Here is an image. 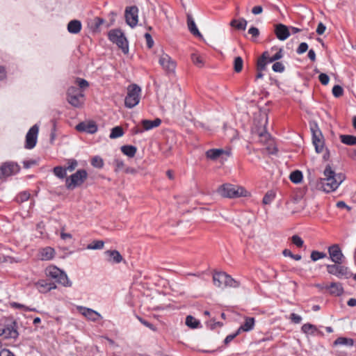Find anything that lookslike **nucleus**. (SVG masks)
Masks as SVG:
<instances>
[{"label": "nucleus", "instance_id": "obj_1", "mask_svg": "<svg viewBox=\"0 0 356 356\" xmlns=\"http://www.w3.org/2000/svg\"><path fill=\"white\" fill-rule=\"evenodd\" d=\"M78 166V161L74 159L67 160L66 165L56 166L53 171L54 175L60 179L66 178L65 186L68 190H73L81 186L88 179V172L84 169L78 170L76 172L67 177V172H73Z\"/></svg>", "mask_w": 356, "mask_h": 356}, {"label": "nucleus", "instance_id": "obj_2", "mask_svg": "<svg viewBox=\"0 0 356 356\" xmlns=\"http://www.w3.org/2000/svg\"><path fill=\"white\" fill-rule=\"evenodd\" d=\"M323 174L325 177L320 179L317 186L326 193L335 191L343 181L341 175H336L330 165L326 166Z\"/></svg>", "mask_w": 356, "mask_h": 356}, {"label": "nucleus", "instance_id": "obj_3", "mask_svg": "<svg viewBox=\"0 0 356 356\" xmlns=\"http://www.w3.org/2000/svg\"><path fill=\"white\" fill-rule=\"evenodd\" d=\"M217 193L223 197L236 198L247 196V191L241 186L231 184H224L220 186Z\"/></svg>", "mask_w": 356, "mask_h": 356}, {"label": "nucleus", "instance_id": "obj_4", "mask_svg": "<svg viewBox=\"0 0 356 356\" xmlns=\"http://www.w3.org/2000/svg\"><path fill=\"white\" fill-rule=\"evenodd\" d=\"M213 282L216 286L223 288L229 286L237 288L239 282L224 272H216L213 275Z\"/></svg>", "mask_w": 356, "mask_h": 356}, {"label": "nucleus", "instance_id": "obj_5", "mask_svg": "<svg viewBox=\"0 0 356 356\" xmlns=\"http://www.w3.org/2000/svg\"><path fill=\"white\" fill-rule=\"evenodd\" d=\"M140 88L136 84H131L127 88V95L124 99L127 108H131L138 104L140 99Z\"/></svg>", "mask_w": 356, "mask_h": 356}, {"label": "nucleus", "instance_id": "obj_6", "mask_svg": "<svg viewBox=\"0 0 356 356\" xmlns=\"http://www.w3.org/2000/svg\"><path fill=\"white\" fill-rule=\"evenodd\" d=\"M46 275L51 277L55 282L64 286H70L72 285L67 275L56 266H49L46 268Z\"/></svg>", "mask_w": 356, "mask_h": 356}, {"label": "nucleus", "instance_id": "obj_7", "mask_svg": "<svg viewBox=\"0 0 356 356\" xmlns=\"http://www.w3.org/2000/svg\"><path fill=\"white\" fill-rule=\"evenodd\" d=\"M67 100L72 106L81 107L84 102V94L75 86H70L67 91Z\"/></svg>", "mask_w": 356, "mask_h": 356}, {"label": "nucleus", "instance_id": "obj_8", "mask_svg": "<svg viewBox=\"0 0 356 356\" xmlns=\"http://www.w3.org/2000/svg\"><path fill=\"white\" fill-rule=\"evenodd\" d=\"M108 38L111 42L115 43L124 54L128 52L129 47L127 40L120 30H111L108 33Z\"/></svg>", "mask_w": 356, "mask_h": 356}, {"label": "nucleus", "instance_id": "obj_9", "mask_svg": "<svg viewBox=\"0 0 356 356\" xmlns=\"http://www.w3.org/2000/svg\"><path fill=\"white\" fill-rule=\"evenodd\" d=\"M326 268L329 274L335 275L339 279L348 278L350 276L348 268L339 264H328Z\"/></svg>", "mask_w": 356, "mask_h": 356}, {"label": "nucleus", "instance_id": "obj_10", "mask_svg": "<svg viewBox=\"0 0 356 356\" xmlns=\"http://www.w3.org/2000/svg\"><path fill=\"white\" fill-rule=\"evenodd\" d=\"M311 131L312 132V141L316 151L318 153H321L324 148V140L321 131L319 130L317 124L312 126Z\"/></svg>", "mask_w": 356, "mask_h": 356}, {"label": "nucleus", "instance_id": "obj_11", "mask_svg": "<svg viewBox=\"0 0 356 356\" xmlns=\"http://www.w3.org/2000/svg\"><path fill=\"white\" fill-rule=\"evenodd\" d=\"M39 128L35 124L27 132L26 135V140L24 147L28 149H33L37 143L38 134Z\"/></svg>", "mask_w": 356, "mask_h": 356}, {"label": "nucleus", "instance_id": "obj_12", "mask_svg": "<svg viewBox=\"0 0 356 356\" xmlns=\"http://www.w3.org/2000/svg\"><path fill=\"white\" fill-rule=\"evenodd\" d=\"M159 64L167 73H174L176 69V62L167 54H162L159 60Z\"/></svg>", "mask_w": 356, "mask_h": 356}, {"label": "nucleus", "instance_id": "obj_13", "mask_svg": "<svg viewBox=\"0 0 356 356\" xmlns=\"http://www.w3.org/2000/svg\"><path fill=\"white\" fill-rule=\"evenodd\" d=\"M138 9L136 6H130L127 7L125 10V19L126 22L128 25H129L131 28L135 27L138 21Z\"/></svg>", "mask_w": 356, "mask_h": 356}, {"label": "nucleus", "instance_id": "obj_14", "mask_svg": "<svg viewBox=\"0 0 356 356\" xmlns=\"http://www.w3.org/2000/svg\"><path fill=\"white\" fill-rule=\"evenodd\" d=\"M328 253L330 259L335 264H341L344 256L338 244L332 245L328 248Z\"/></svg>", "mask_w": 356, "mask_h": 356}, {"label": "nucleus", "instance_id": "obj_15", "mask_svg": "<svg viewBox=\"0 0 356 356\" xmlns=\"http://www.w3.org/2000/svg\"><path fill=\"white\" fill-rule=\"evenodd\" d=\"M75 129L79 132H86L88 134H95L97 131V125L94 121H84L76 125Z\"/></svg>", "mask_w": 356, "mask_h": 356}, {"label": "nucleus", "instance_id": "obj_16", "mask_svg": "<svg viewBox=\"0 0 356 356\" xmlns=\"http://www.w3.org/2000/svg\"><path fill=\"white\" fill-rule=\"evenodd\" d=\"M17 164L9 162L3 163L0 168V176L9 177L19 170Z\"/></svg>", "mask_w": 356, "mask_h": 356}, {"label": "nucleus", "instance_id": "obj_17", "mask_svg": "<svg viewBox=\"0 0 356 356\" xmlns=\"http://www.w3.org/2000/svg\"><path fill=\"white\" fill-rule=\"evenodd\" d=\"M275 34L280 40H286L289 35L290 32L289 28L282 24H278L275 27Z\"/></svg>", "mask_w": 356, "mask_h": 356}, {"label": "nucleus", "instance_id": "obj_18", "mask_svg": "<svg viewBox=\"0 0 356 356\" xmlns=\"http://www.w3.org/2000/svg\"><path fill=\"white\" fill-rule=\"evenodd\" d=\"M77 309L83 316L92 321H97L101 317L98 312L89 308L78 307Z\"/></svg>", "mask_w": 356, "mask_h": 356}, {"label": "nucleus", "instance_id": "obj_19", "mask_svg": "<svg viewBox=\"0 0 356 356\" xmlns=\"http://www.w3.org/2000/svg\"><path fill=\"white\" fill-rule=\"evenodd\" d=\"M222 154L230 155V151L222 149H210L205 152L206 157L210 160L216 161Z\"/></svg>", "mask_w": 356, "mask_h": 356}, {"label": "nucleus", "instance_id": "obj_20", "mask_svg": "<svg viewBox=\"0 0 356 356\" xmlns=\"http://www.w3.org/2000/svg\"><path fill=\"white\" fill-rule=\"evenodd\" d=\"M324 289L329 291L331 295L340 296L343 293V288L339 282H332L330 285H326Z\"/></svg>", "mask_w": 356, "mask_h": 356}, {"label": "nucleus", "instance_id": "obj_21", "mask_svg": "<svg viewBox=\"0 0 356 356\" xmlns=\"http://www.w3.org/2000/svg\"><path fill=\"white\" fill-rule=\"evenodd\" d=\"M104 254L108 256L107 261L112 264H120L123 257L118 250H106Z\"/></svg>", "mask_w": 356, "mask_h": 356}, {"label": "nucleus", "instance_id": "obj_22", "mask_svg": "<svg viewBox=\"0 0 356 356\" xmlns=\"http://www.w3.org/2000/svg\"><path fill=\"white\" fill-rule=\"evenodd\" d=\"M255 319L253 317H245L244 323L240 326L237 330V334L241 332H249L253 330L254 327Z\"/></svg>", "mask_w": 356, "mask_h": 356}, {"label": "nucleus", "instance_id": "obj_23", "mask_svg": "<svg viewBox=\"0 0 356 356\" xmlns=\"http://www.w3.org/2000/svg\"><path fill=\"white\" fill-rule=\"evenodd\" d=\"M186 17H187V26H188L189 31L193 35H195L196 37H202V34L199 31L193 16L190 13H188Z\"/></svg>", "mask_w": 356, "mask_h": 356}, {"label": "nucleus", "instance_id": "obj_24", "mask_svg": "<svg viewBox=\"0 0 356 356\" xmlns=\"http://www.w3.org/2000/svg\"><path fill=\"white\" fill-rule=\"evenodd\" d=\"M161 124V120L160 118H156L154 120H143L141 121V126L143 127L144 131L158 127Z\"/></svg>", "mask_w": 356, "mask_h": 356}, {"label": "nucleus", "instance_id": "obj_25", "mask_svg": "<svg viewBox=\"0 0 356 356\" xmlns=\"http://www.w3.org/2000/svg\"><path fill=\"white\" fill-rule=\"evenodd\" d=\"M82 28L81 22L78 19L71 20L67 24V31L69 33L72 34H77L79 33Z\"/></svg>", "mask_w": 356, "mask_h": 356}, {"label": "nucleus", "instance_id": "obj_26", "mask_svg": "<svg viewBox=\"0 0 356 356\" xmlns=\"http://www.w3.org/2000/svg\"><path fill=\"white\" fill-rule=\"evenodd\" d=\"M268 52L264 51L258 58L257 63V70H265L268 64Z\"/></svg>", "mask_w": 356, "mask_h": 356}, {"label": "nucleus", "instance_id": "obj_27", "mask_svg": "<svg viewBox=\"0 0 356 356\" xmlns=\"http://www.w3.org/2000/svg\"><path fill=\"white\" fill-rule=\"evenodd\" d=\"M248 22L244 19H232L230 22V26L234 27L238 30H245Z\"/></svg>", "mask_w": 356, "mask_h": 356}, {"label": "nucleus", "instance_id": "obj_28", "mask_svg": "<svg viewBox=\"0 0 356 356\" xmlns=\"http://www.w3.org/2000/svg\"><path fill=\"white\" fill-rule=\"evenodd\" d=\"M4 331L5 334H3V337L6 339H15L18 336V332L17 330L13 325L4 327Z\"/></svg>", "mask_w": 356, "mask_h": 356}, {"label": "nucleus", "instance_id": "obj_29", "mask_svg": "<svg viewBox=\"0 0 356 356\" xmlns=\"http://www.w3.org/2000/svg\"><path fill=\"white\" fill-rule=\"evenodd\" d=\"M122 152L129 157H134L137 152V148L133 145H124L121 147Z\"/></svg>", "mask_w": 356, "mask_h": 356}, {"label": "nucleus", "instance_id": "obj_30", "mask_svg": "<svg viewBox=\"0 0 356 356\" xmlns=\"http://www.w3.org/2000/svg\"><path fill=\"white\" fill-rule=\"evenodd\" d=\"M301 329L304 333L307 334L314 335L317 332H318L317 327L315 325L310 324V323L304 324L302 326Z\"/></svg>", "mask_w": 356, "mask_h": 356}, {"label": "nucleus", "instance_id": "obj_31", "mask_svg": "<svg viewBox=\"0 0 356 356\" xmlns=\"http://www.w3.org/2000/svg\"><path fill=\"white\" fill-rule=\"evenodd\" d=\"M340 139L342 143L348 145H356V136L351 135H341Z\"/></svg>", "mask_w": 356, "mask_h": 356}, {"label": "nucleus", "instance_id": "obj_32", "mask_svg": "<svg viewBox=\"0 0 356 356\" xmlns=\"http://www.w3.org/2000/svg\"><path fill=\"white\" fill-rule=\"evenodd\" d=\"M123 135H124L123 129L120 126H117V127H113L111 129L109 137L111 139H114V138H118L122 137Z\"/></svg>", "mask_w": 356, "mask_h": 356}, {"label": "nucleus", "instance_id": "obj_33", "mask_svg": "<svg viewBox=\"0 0 356 356\" xmlns=\"http://www.w3.org/2000/svg\"><path fill=\"white\" fill-rule=\"evenodd\" d=\"M353 340L352 339H348L346 337H338L334 341V345H346L348 346H352L353 345Z\"/></svg>", "mask_w": 356, "mask_h": 356}, {"label": "nucleus", "instance_id": "obj_34", "mask_svg": "<svg viewBox=\"0 0 356 356\" xmlns=\"http://www.w3.org/2000/svg\"><path fill=\"white\" fill-rule=\"evenodd\" d=\"M91 165L96 168L101 169L104 167V160L99 156H95L91 159Z\"/></svg>", "mask_w": 356, "mask_h": 356}, {"label": "nucleus", "instance_id": "obj_35", "mask_svg": "<svg viewBox=\"0 0 356 356\" xmlns=\"http://www.w3.org/2000/svg\"><path fill=\"white\" fill-rule=\"evenodd\" d=\"M200 324V322L195 318L193 316L189 315L186 318V325L191 328H197Z\"/></svg>", "mask_w": 356, "mask_h": 356}, {"label": "nucleus", "instance_id": "obj_36", "mask_svg": "<svg viewBox=\"0 0 356 356\" xmlns=\"http://www.w3.org/2000/svg\"><path fill=\"white\" fill-rule=\"evenodd\" d=\"M302 179V174L299 170L293 171L290 175V180L294 184L300 183Z\"/></svg>", "mask_w": 356, "mask_h": 356}, {"label": "nucleus", "instance_id": "obj_37", "mask_svg": "<svg viewBox=\"0 0 356 356\" xmlns=\"http://www.w3.org/2000/svg\"><path fill=\"white\" fill-rule=\"evenodd\" d=\"M275 195H276V194H275V191H273L272 190L267 191V193L264 196L263 203L264 204H270L275 198Z\"/></svg>", "mask_w": 356, "mask_h": 356}, {"label": "nucleus", "instance_id": "obj_38", "mask_svg": "<svg viewBox=\"0 0 356 356\" xmlns=\"http://www.w3.org/2000/svg\"><path fill=\"white\" fill-rule=\"evenodd\" d=\"M243 66V60L241 57L237 56L234 60V70L238 73L242 71Z\"/></svg>", "mask_w": 356, "mask_h": 356}, {"label": "nucleus", "instance_id": "obj_39", "mask_svg": "<svg viewBox=\"0 0 356 356\" xmlns=\"http://www.w3.org/2000/svg\"><path fill=\"white\" fill-rule=\"evenodd\" d=\"M191 57L192 62L193 63L194 65H197L199 67H201L203 66L204 62H203V60H202V58L201 57V56H200L199 54H197L196 53H193L191 54Z\"/></svg>", "mask_w": 356, "mask_h": 356}, {"label": "nucleus", "instance_id": "obj_40", "mask_svg": "<svg viewBox=\"0 0 356 356\" xmlns=\"http://www.w3.org/2000/svg\"><path fill=\"white\" fill-rule=\"evenodd\" d=\"M104 243L102 241H94L92 243L88 245V249L90 250H101L104 248Z\"/></svg>", "mask_w": 356, "mask_h": 356}, {"label": "nucleus", "instance_id": "obj_41", "mask_svg": "<svg viewBox=\"0 0 356 356\" xmlns=\"http://www.w3.org/2000/svg\"><path fill=\"white\" fill-rule=\"evenodd\" d=\"M310 257L313 261H316L318 259L326 257V254L322 252L314 250L312 252Z\"/></svg>", "mask_w": 356, "mask_h": 356}, {"label": "nucleus", "instance_id": "obj_42", "mask_svg": "<svg viewBox=\"0 0 356 356\" xmlns=\"http://www.w3.org/2000/svg\"><path fill=\"white\" fill-rule=\"evenodd\" d=\"M30 197V193L27 191H23L18 194L16 197V200L17 202H24L27 201Z\"/></svg>", "mask_w": 356, "mask_h": 356}, {"label": "nucleus", "instance_id": "obj_43", "mask_svg": "<svg viewBox=\"0 0 356 356\" xmlns=\"http://www.w3.org/2000/svg\"><path fill=\"white\" fill-rule=\"evenodd\" d=\"M113 165L115 166V172H119L125 169L124 161L122 159H115L113 161Z\"/></svg>", "mask_w": 356, "mask_h": 356}, {"label": "nucleus", "instance_id": "obj_44", "mask_svg": "<svg viewBox=\"0 0 356 356\" xmlns=\"http://www.w3.org/2000/svg\"><path fill=\"white\" fill-rule=\"evenodd\" d=\"M75 83L79 87V89H80V90L84 88H87L89 86V83L86 80L81 78H76Z\"/></svg>", "mask_w": 356, "mask_h": 356}, {"label": "nucleus", "instance_id": "obj_45", "mask_svg": "<svg viewBox=\"0 0 356 356\" xmlns=\"http://www.w3.org/2000/svg\"><path fill=\"white\" fill-rule=\"evenodd\" d=\"M282 254H283L284 256L289 257L292 258L293 259H294L296 261H299L302 258L301 255H300V254H293L291 252V251L288 250V249L284 250Z\"/></svg>", "mask_w": 356, "mask_h": 356}, {"label": "nucleus", "instance_id": "obj_46", "mask_svg": "<svg viewBox=\"0 0 356 356\" xmlns=\"http://www.w3.org/2000/svg\"><path fill=\"white\" fill-rule=\"evenodd\" d=\"M343 89L339 85H335L332 88V94L335 97H339L343 95Z\"/></svg>", "mask_w": 356, "mask_h": 356}, {"label": "nucleus", "instance_id": "obj_47", "mask_svg": "<svg viewBox=\"0 0 356 356\" xmlns=\"http://www.w3.org/2000/svg\"><path fill=\"white\" fill-rule=\"evenodd\" d=\"M136 318L143 325H145V327L149 328L150 330H153V331H156V327L152 323H149L148 321H147L146 320L143 319V318H141L140 316H136Z\"/></svg>", "mask_w": 356, "mask_h": 356}, {"label": "nucleus", "instance_id": "obj_48", "mask_svg": "<svg viewBox=\"0 0 356 356\" xmlns=\"http://www.w3.org/2000/svg\"><path fill=\"white\" fill-rule=\"evenodd\" d=\"M291 241L298 248H301L304 244L303 240L298 235H293L291 237Z\"/></svg>", "mask_w": 356, "mask_h": 356}, {"label": "nucleus", "instance_id": "obj_49", "mask_svg": "<svg viewBox=\"0 0 356 356\" xmlns=\"http://www.w3.org/2000/svg\"><path fill=\"white\" fill-rule=\"evenodd\" d=\"M248 33L252 35V40H255L259 35V30L254 26H251L248 30Z\"/></svg>", "mask_w": 356, "mask_h": 356}, {"label": "nucleus", "instance_id": "obj_50", "mask_svg": "<svg viewBox=\"0 0 356 356\" xmlns=\"http://www.w3.org/2000/svg\"><path fill=\"white\" fill-rule=\"evenodd\" d=\"M272 69L275 72H283L284 70V66L281 62H275L273 65Z\"/></svg>", "mask_w": 356, "mask_h": 356}, {"label": "nucleus", "instance_id": "obj_51", "mask_svg": "<svg viewBox=\"0 0 356 356\" xmlns=\"http://www.w3.org/2000/svg\"><path fill=\"white\" fill-rule=\"evenodd\" d=\"M104 23V19L101 17H95L93 20L92 24L95 30L99 29V28Z\"/></svg>", "mask_w": 356, "mask_h": 356}, {"label": "nucleus", "instance_id": "obj_52", "mask_svg": "<svg viewBox=\"0 0 356 356\" xmlns=\"http://www.w3.org/2000/svg\"><path fill=\"white\" fill-rule=\"evenodd\" d=\"M318 80L322 85L326 86L329 83L330 78L327 74L325 73H321L318 76Z\"/></svg>", "mask_w": 356, "mask_h": 356}, {"label": "nucleus", "instance_id": "obj_53", "mask_svg": "<svg viewBox=\"0 0 356 356\" xmlns=\"http://www.w3.org/2000/svg\"><path fill=\"white\" fill-rule=\"evenodd\" d=\"M308 49V44L306 42H301L298 46L296 52L298 54H302L306 52Z\"/></svg>", "mask_w": 356, "mask_h": 356}, {"label": "nucleus", "instance_id": "obj_54", "mask_svg": "<svg viewBox=\"0 0 356 356\" xmlns=\"http://www.w3.org/2000/svg\"><path fill=\"white\" fill-rule=\"evenodd\" d=\"M55 254V251L50 247H46V260L51 259Z\"/></svg>", "mask_w": 356, "mask_h": 356}, {"label": "nucleus", "instance_id": "obj_55", "mask_svg": "<svg viewBox=\"0 0 356 356\" xmlns=\"http://www.w3.org/2000/svg\"><path fill=\"white\" fill-rule=\"evenodd\" d=\"M10 306L13 308L20 309H22L24 311L30 310L26 306H25L24 305H22V304H19V303H17V302H10Z\"/></svg>", "mask_w": 356, "mask_h": 356}, {"label": "nucleus", "instance_id": "obj_56", "mask_svg": "<svg viewBox=\"0 0 356 356\" xmlns=\"http://www.w3.org/2000/svg\"><path fill=\"white\" fill-rule=\"evenodd\" d=\"M290 319L294 323H300L302 321V317L295 313H292L290 316Z\"/></svg>", "mask_w": 356, "mask_h": 356}, {"label": "nucleus", "instance_id": "obj_57", "mask_svg": "<svg viewBox=\"0 0 356 356\" xmlns=\"http://www.w3.org/2000/svg\"><path fill=\"white\" fill-rule=\"evenodd\" d=\"M325 30H326L325 26L322 22H320L318 24L317 29H316L317 34L318 35H323L325 33Z\"/></svg>", "mask_w": 356, "mask_h": 356}, {"label": "nucleus", "instance_id": "obj_58", "mask_svg": "<svg viewBox=\"0 0 356 356\" xmlns=\"http://www.w3.org/2000/svg\"><path fill=\"white\" fill-rule=\"evenodd\" d=\"M263 12V8L261 6H254L252 9V13L257 15H259Z\"/></svg>", "mask_w": 356, "mask_h": 356}, {"label": "nucleus", "instance_id": "obj_59", "mask_svg": "<svg viewBox=\"0 0 356 356\" xmlns=\"http://www.w3.org/2000/svg\"><path fill=\"white\" fill-rule=\"evenodd\" d=\"M51 122H52L53 129H52V132L51 133V135H50V143H54V141L56 137V134H55L56 122L54 120H53Z\"/></svg>", "mask_w": 356, "mask_h": 356}, {"label": "nucleus", "instance_id": "obj_60", "mask_svg": "<svg viewBox=\"0 0 356 356\" xmlns=\"http://www.w3.org/2000/svg\"><path fill=\"white\" fill-rule=\"evenodd\" d=\"M336 206L339 209H347L348 211L350 210V207L348 206L343 201L337 202Z\"/></svg>", "mask_w": 356, "mask_h": 356}, {"label": "nucleus", "instance_id": "obj_61", "mask_svg": "<svg viewBox=\"0 0 356 356\" xmlns=\"http://www.w3.org/2000/svg\"><path fill=\"white\" fill-rule=\"evenodd\" d=\"M144 131V129L142 127H140L138 126H136L131 129V133L134 135L142 134Z\"/></svg>", "mask_w": 356, "mask_h": 356}, {"label": "nucleus", "instance_id": "obj_62", "mask_svg": "<svg viewBox=\"0 0 356 356\" xmlns=\"http://www.w3.org/2000/svg\"><path fill=\"white\" fill-rule=\"evenodd\" d=\"M145 37L147 40V44L149 48H151L153 45V40L152 38V36L149 33H145Z\"/></svg>", "mask_w": 356, "mask_h": 356}, {"label": "nucleus", "instance_id": "obj_63", "mask_svg": "<svg viewBox=\"0 0 356 356\" xmlns=\"http://www.w3.org/2000/svg\"><path fill=\"white\" fill-rule=\"evenodd\" d=\"M0 356H15L14 354L8 349H3L0 351Z\"/></svg>", "mask_w": 356, "mask_h": 356}, {"label": "nucleus", "instance_id": "obj_64", "mask_svg": "<svg viewBox=\"0 0 356 356\" xmlns=\"http://www.w3.org/2000/svg\"><path fill=\"white\" fill-rule=\"evenodd\" d=\"M238 334H237V332H236V334H229V335L227 336L224 341L225 343L227 344L229 342H231Z\"/></svg>", "mask_w": 356, "mask_h": 356}]
</instances>
